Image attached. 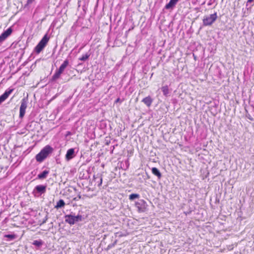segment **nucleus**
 I'll return each instance as SVG.
<instances>
[{
    "mask_svg": "<svg viewBox=\"0 0 254 254\" xmlns=\"http://www.w3.org/2000/svg\"><path fill=\"white\" fill-rule=\"evenodd\" d=\"M254 0H248L247 3H251L253 2Z\"/></svg>",
    "mask_w": 254,
    "mask_h": 254,
    "instance_id": "29",
    "label": "nucleus"
},
{
    "mask_svg": "<svg viewBox=\"0 0 254 254\" xmlns=\"http://www.w3.org/2000/svg\"><path fill=\"white\" fill-rule=\"evenodd\" d=\"M43 244V242L41 240H35L33 242V245L38 248H40Z\"/></svg>",
    "mask_w": 254,
    "mask_h": 254,
    "instance_id": "18",
    "label": "nucleus"
},
{
    "mask_svg": "<svg viewBox=\"0 0 254 254\" xmlns=\"http://www.w3.org/2000/svg\"><path fill=\"white\" fill-rule=\"evenodd\" d=\"M115 235L116 237L118 236L119 237H121L125 236L121 232H117L115 234Z\"/></svg>",
    "mask_w": 254,
    "mask_h": 254,
    "instance_id": "25",
    "label": "nucleus"
},
{
    "mask_svg": "<svg viewBox=\"0 0 254 254\" xmlns=\"http://www.w3.org/2000/svg\"><path fill=\"white\" fill-rule=\"evenodd\" d=\"M90 56V54L86 53L85 55H83L81 58L79 59V60L81 61H85L87 60Z\"/></svg>",
    "mask_w": 254,
    "mask_h": 254,
    "instance_id": "22",
    "label": "nucleus"
},
{
    "mask_svg": "<svg viewBox=\"0 0 254 254\" xmlns=\"http://www.w3.org/2000/svg\"><path fill=\"white\" fill-rule=\"evenodd\" d=\"M27 107V100L25 98L22 99L19 110V118L22 119L24 117L25 110Z\"/></svg>",
    "mask_w": 254,
    "mask_h": 254,
    "instance_id": "6",
    "label": "nucleus"
},
{
    "mask_svg": "<svg viewBox=\"0 0 254 254\" xmlns=\"http://www.w3.org/2000/svg\"><path fill=\"white\" fill-rule=\"evenodd\" d=\"M152 173L155 176H156L158 179H161L162 177L161 173L159 170L156 167H153L151 169Z\"/></svg>",
    "mask_w": 254,
    "mask_h": 254,
    "instance_id": "15",
    "label": "nucleus"
},
{
    "mask_svg": "<svg viewBox=\"0 0 254 254\" xmlns=\"http://www.w3.org/2000/svg\"><path fill=\"white\" fill-rule=\"evenodd\" d=\"M64 205H65V202L64 201V200L60 199L57 202V204H56V206H55V207L57 209H59V208H62V207H64Z\"/></svg>",
    "mask_w": 254,
    "mask_h": 254,
    "instance_id": "16",
    "label": "nucleus"
},
{
    "mask_svg": "<svg viewBox=\"0 0 254 254\" xmlns=\"http://www.w3.org/2000/svg\"><path fill=\"white\" fill-rule=\"evenodd\" d=\"M4 237L7 238L8 241H12L16 238V235L15 234H6Z\"/></svg>",
    "mask_w": 254,
    "mask_h": 254,
    "instance_id": "19",
    "label": "nucleus"
},
{
    "mask_svg": "<svg viewBox=\"0 0 254 254\" xmlns=\"http://www.w3.org/2000/svg\"><path fill=\"white\" fill-rule=\"evenodd\" d=\"M119 100H120V99H119V98H118V99L116 100V102H119Z\"/></svg>",
    "mask_w": 254,
    "mask_h": 254,
    "instance_id": "30",
    "label": "nucleus"
},
{
    "mask_svg": "<svg viewBox=\"0 0 254 254\" xmlns=\"http://www.w3.org/2000/svg\"><path fill=\"white\" fill-rule=\"evenodd\" d=\"M49 173V171L48 170H44L41 173L38 175V178L39 179H44L47 178L48 175Z\"/></svg>",
    "mask_w": 254,
    "mask_h": 254,
    "instance_id": "14",
    "label": "nucleus"
},
{
    "mask_svg": "<svg viewBox=\"0 0 254 254\" xmlns=\"http://www.w3.org/2000/svg\"><path fill=\"white\" fill-rule=\"evenodd\" d=\"M75 156L74 148H70L67 150L65 154V160L69 161Z\"/></svg>",
    "mask_w": 254,
    "mask_h": 254,
    "instance_id": "9",
    "label": "nucleus"
},
{
    "mask_svg": "<svg viewBox=\"0 0 254 254\" xmlns=\"http://www.w3.org/2000/svg\"><path fill=\"white\" fill-rule=\"evenodd\" d=\"M116 243H117V241H116L114 243L109 245L108 246L107 249L109 250V249L114 247L115 246V245L116 244Z\"/></svg>",
    "mask_w": 254,
    "mask_h": 254,
    "instance_id": "24",
    "label": "nucleus"
},
{
    "mask_svg": "<svg viewBox=\"0 0 254 254\" xmlns=\"http://www.w3.org/2000/svg\"><path fill=\"white\" fill-rule=\"evenodd\" d=\"M135 206L140 212H145L147 209V204L143 199H140L135 203Z\"/></svg>",
    "mask_w": 254,
    "mask_h": 254,
    "instance_id": "5",
    "label": "nucleus"
},
{
    "mask_svg": "<svg viewBox=\"0 0 254 254\" xmlns=\"http://www.w3.org/2000/svg\"><path fill=\"white\" fill-rule=\"evenodd\" d=\"M142 102L145 104L148 107H149L152 103L153 102V99L150 96H148L144 98H143L142 100Z\"/></svg>",
    "mask_w": 254,
    "mask_h": 254,
    "instance_id": "12",
    "label": "nucleus"
},
{
    "mask_svg": "<svg viewBox=\"0 0 254 254\" xmlns=\"http://www.w3.org/2000/svg\"><path fill=\"white\" fill-rule=\"evenodd\" d=\"M98 179H99V181L98 182V186L100 187L101 186L102 184V178L100 176H99V178H98L97 177L94 176V179L95 181H96Z\"/></svg>",
    "mask_w": 254,
    "mask_h": 254,
    "instance_id": "23",
    "label": "nucleus"
},
{
    "mask_svg": "<svg viewBox=\"0 0 254 254\" xmlns=\"http://www.w3.org/2000/svg\"><path fill=\"white\" fill-rule=\"evenodd\" d=\"M215 1V0H209L207 4L208 5H211L213 4Z\"/></svg>",
    "mask_w": 254,
    "mask_h": 254,
    "instance_id": "26",
    "label": "nucleus"
},
{
    "mask_svg": "<svg viewBox=\"0 0 254 254\" xmlns=\"http://www.w3.org/2000/svg\"><path fill=\"white\" fill-rule=\"evenodd\" d=\"M54 149L49 145L45 146L35 156L38 162H42L53 152Z\"/></svg>",
    "mask_w": 254,
    "mask_h": 254,
    "instance_id": "1",
    "label": "nucleus"
},
{
    "mask_svg": "<svg viewBox=\"0 0 254 254\" xmlns=\"http://www.w3.org/2000/svg\"><path fill=\"white\" fill-rule=\"evenodd\" d=\"M217 18V13L210 14L209 16L204 17L203 19V24L204 26H210L212 25Z\"/></svg>",
    "mask_w": 254,
    "mask_h": 254,
    "instance_id": "4",
    "label": "nucleus"
},
{
    "mask_svg": "<svg viewBox=\"0 0 254 254\" xmlns=\"http://www.w3.org/2000/svg\"><path fill=\"white\" fill-rule=\"evenodd\" d=\"M12 30L9 27L0 35V43L4 41L12 33Z\"/></svg>",
    "mask_w": 254,
    "mask_h": 254,
    "instance_id": "8",
    "label": "nucleus"
},
{
    "mask_svg": "<svg viewBox=\"0 0 254 254\" xmlns=\"http://www.w3.org/2000/svg\"><path fill=\"white\" fill-rule=\"evenodd\" d=\"M34 1V0H27L26 4H27V5L30 4H31V3H32Z\"/></svg>",
    "mask_w": 254,
    "mask_h": 254,
    "instance_id": "27",
    "label": "nucleus"
},
{
    "mask_svg": "<svg viewBox=\"0 0 254 254\" xmlns=\"http://www.w3.org/2000/svg\"><path fill=\"white\" fill-rule=\"evenodd\" d=\"M78 198H79V199H80V198H81V196H80V195H79L78 196Z\"/></svg>",
    "mask_w": 254,
    "mask_h": 254,
    "instance_id": "31",
    "label": "nucleus"
},
{
    "mask_svg": "<svg viewBox=\"0 0 254 254\" xmlns=\"http://www.w3.org/2000/svg\"><path fill=\"white\" fill-rule=\"evenodd\" d=\"M13 89H8L6 90L3 94L0 96V104L5 100L9 95L12 92Z\"/></svg>",
    "mask_w": 254,
    "mask_h": 254,
    "instance_id": "10",
    "label": "nucleus"
},
{
    "mask_svg": "<svg viewBox=\"0 0 254 254\" xmlns=\"http://www.w3.org/2000/svg\"><path fill=\"white\" fill-rule=\"evenodd\" d=\"M49 40V37L48 36L47 34L45 35L35 48V52L37 54H39L45 47Z\"/></svg>",
    "mask_w": 254,
    "mask_h": 254,
    "instance_id": "2",
    "label": "nucleus"
},
{
    "mask_svg": "<svg viewBox=\"0 0 254 254\" xmlns=\"http://www.w3.org/2000/svg\"><path fill=\"white\" fill-rule=\"evenodd\" d=\"M82 220V216L81 215L74 216L71 214L65 216V221L70 225H73L76 222L81 221Z\"/></svg>",
    "mask_w": 254,
    "mask_h": 254,
    "instance_id": "3",
    "label": "nucleus"
},
{
    "mask_svg": "<svg viewBox=\"0 0 254 254\" xmlns=\"http://www.w3.org/2000/svg\"><path fill=\"white\" fill-rule=\"evenodd\" d=\"M246 117L248 119H249L251 121H253V118L251 117V116L249 114L247 115Z\"/></svg>",
    "mask_w": 254,
    "mask_h": 254,
    "instance_id": "28",
    "label": "nucleus"
},
{
    "mask_svg": "<svg viewBox=\"0 0 254 254\" xmlns=\"http://www.w3.org/2000/svg\"><path fill=\"white\" fill-rule=\"evenodd\" d=\"M61 73L60 72H59V71L57 70L55 73V74L52 76V80L55 81L57 79H58L61 76Z\"/></svg>",
    "mask_w": 254,
    "mask_h": 254,
    "instance_id": "20",
    "label": "nucleus"
},
{
    "mask_svg": "<svg viewBox=\"0 0 254 254\" xmlns=\"http://www.w3.org/2000/svg\"><path fill=\"white\" fill-rule=\"evenodd\" d=\"M179 0H170L169 3L165 5V8L166 9H172Z\"/></svg>",
    "mask_w": 254,
    "mask_h": 254,
    "instance_id": "11",
    "label": "nucleus"
},
{
    "mask_svg": "<svg viewBox=\"0 0 254 254\" xmlns=\"http://www.w3.org/2000/svg\"><path fill=\"white\" fill-rule=\"evenodd\" d=\"M46 191V186L45 185H38L36 186L34 190V192L36 195L38 193V195L44 193Z\"/></svg>",
    "mask_w": 254,
    "mask_h": 254,
    "instance_id": "7",
    "label": "nucleus"
},
{
    "mask_svg": "<svg viewBox=\"0 0 254 254\" xmlns=\"http://www.w3.org/2000/svg\"><path fill=\"white\" fill-rule=\"evenodd\" d=\"M139 197V195L137 193H132L129 195V199L130 200H134Z\"/></svg>",
    "mask_w": 254,
    "mask_h": 254,
    "instance_id": "21",
    "label": "nucleus"
},
{
    "mask_svg": "<svg viewBox=\"0 0 254 254\" xmlns=\"http://www.w3.org/2000/svg\"><path fill=\"white\" fill-rule=\"evenodd\" d=\"M162 91L164 96H167L169 94V88L167 85L162 86L161 88Z\"/></svg>",
    "mask_w": 254,
    "mask_h": 254,
    "instance_id": "17",
    "label": "nucleus"
},
{
    "mask_svg": "<svg viewBox=\"0 0 254 254\" xmlns=\"http://www.w3.org/2000/svg\"><path fill=\"white\" fill-rule=\"evenodd\" d=\"M68 64V61L67 60H65L58 70L59 72H60L62 74L65 69V68L67 67Z\"/></svg>",
    "mask_w": 254,
    "mask_h": 254,
    "instance_id": "13",
    "label": "nucleus"
}]
</instances>
